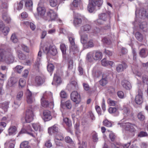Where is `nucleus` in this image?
<instances>
[{
    "label": "nucleus",
    "mask_w": 148,
    "mask_h": 148,
    "mask_svg": "<svg viewBox=\"0 0 148 148\" xmlns=\"http://www.w3.org/2000/svg\"><path fill=\"white\" fill-rule=\"evenodd\" d=\"M8 3L7 1L3 2L2 3L1 8L3 9H7L8 8Z\"/></svg>",
    "instance_id": "52"
},
{
    "label": "nucleus",
    "mask_w": 148,
    "mask_h": 148,
    "mask_svg": "<svg viewBox=\"0 0 148 148\" xmlns=\"http://www.w3.org/2000/svg\"><path fill=\"white\" fill-rule=\"evenodd\" d=\"M54 66L52 64H49L47 66V70L49 72H51L54 70Z\"/></svg>",
    "instance_id": "45"
},
{
    "label": "nucleus",
    "mask_w": 148,
    "mask_h": 148,
    "mask_svg": "<svg viewBox=\"0 0 148 148\" xmlns=\"http://www.w3.org/2000/svg\"><path fill=\"white\" fill-rule=\"evenodd\" d=\"M135 101L136 104L138 105L141 104L143 102V93L141 89H138V94L135 97Z\"/></svg>",
    "instance_id": "7"
},
{
    "label": "nucleus",
    "mask_w": 148,
    "mask_h": 148,
    "mask_svg": "<svg viewBox=\"0 0 148 148\" xmlns=\"http://www.w3.org/2000/svg\"><path fill=\"white\" fill-rule=\"evenodd\" d=\"M14 60L11 48L5 49H0V61L5 62L7 63H12Z\"/></svg>",
    "instance_id": "1"
},
{
    "label": "nucleus",
    "mask_w": 148,
    "mask_h": 148,
    "mask_svg": "<svg viewBox=\"0 0 148 148\" xmlns=\"http://www.w3.org/2000/svg\"><path fill=\"white\" fill-rule=\"evenodd\" d=\"M44 82V79L41 77L39 76H37L35 78V82L37 85H40Z\"/></svg>",
    "instance_id": "22"
},
{
    "label": "nucleus",
    "mask_w": 148,
    "mask_h": 148,
    "mask_svg": "<svg viewBox=\"0 0 148 148\" xmlns=\"http://www.w3.org/2000/svg\"><path fill=\"white\" fill-rule=\"evenodd\" d=\"M122 63L123 65L119 64L116 66V70L118 72L123 71L124 69H125L127 67L126 64L125 62H123Z\"/></svg>",
    "instance_id": "17"
},
{
    "label": "nucleus",
    "mask_w": 148,
    "mask_h": 148,
    "mask_svg": "<svg viewBox=\"0 0 148 148\" xmlns=\"http://www.w3.org/2000/svg\"><path fill=\"white\" fill-rule=\"evenodd\" d=\"M65 140L67 143L71 144L73 143V141L69 136H67L66 137L65 139Z\"/></svg>",
    "instance_id": "60"
},
{
    "label": "nucleus",
    "mask_w": 148,
    "mask_h": 148,
    "mask_svg": "<svg viewBox=\"0 0 148 148\" xmlns=\"http://www.w3.org/2000/svg\"><path fill=\"white\" fill-rule=\"evenodd\" d=\"M17 52L18 57L21 60H24L25 59L26 56L24 54L22 53L21 51L20 50H18Z\"/></svg>",
    "instance_id": "35"
},
{
    "label": "nucleus",
    "mask_w": 148,
    "mask_h": 148,
    "mask_svg": "<svg viewBox=\"0 0 148 148\" xmlns=\"http://www.w3.org/2000/svg\"><path fill=\"white\" fill-rule=\"evenodd\" d=\"M139 54L140 56L144 58L147 57L148 55V51L145 48H142L140 50Z\"/></svg>",
    "instance_id": "23"
},
{
    "label": "nucleus",
    "mask_w": 148,
    "mask_h": 148,
    "mask_svg": "<svg viewBox=\"0 0 148 148\" xmlns=\"http://www.w3.org/2000/svg\"><path fill=\"white\" fill-rule=\"evenodd\" d=\"M92 2L95 5H97L98 7L101 6L103 3V0H92Z\"/></svg>",
    "instance_id": "41"
},
{
    "label": "nucleus",
    "mask_w": 148,
    "mask_h": 148,
    "mask_svg": "<svg viewBox=\"0 0 148 148\" xmlns=\"http://www.w3.org/2000/svg\"><path fill=\"white\" fill-rule=\"evenodd\" d=\"M32 125L34 130L36 131L38 130L40 132L42 130L41 126L39 123H33Z\"/></svg>",
    "instance_id": "33"
},
{
    "label": "nucleus",
    "mask_w": 148,
    "mask_h": 148,
    "mask_svg": "<svg viewBox=\"0 0 148 148\" xmlns=\"http://www.w3.org/2000/svg\"><path fill=\"white\" fill-rule=\"evenodd\" d=\"M80 36V40L81 42L85 45L87 43L88 41V35L85 34H79Z\"/></svg>",
    "instance_id": "16"
},
{
    "label": "nucleus",
    "mask_w": 148,
    "mask_h": 148,
    "mask_svg": "<svg viewBox=\"0 0 148 148\" xmlns=\"http://www.w3.org/2000/svg\"><path fill=\"white\" fill-rule=\"evenodd\" d=\"M60 96L62 98H65L67 97V94L64 91L62 90L60 93Z\"/></svg>",
    "instance_id": "58"
},
{
    "label": "nucleus",
    "mask_w": 148,
    "mask_h": 148,
    "mask_svg": "<svg viewBox=\"0 0 148 148\" xmlns=\"http://www.w3.org/2000/svg\"><path fill=\"white\" fill-rule=\"evenodd\" d=\"M143 82L147 84H148V76L145 75H143L142 78Z\"/></svg>",
    "instance_id": "42"
},
{
    "label": "nucleus",
    "mask_w": 148,
    "mask_h": 148,
    "mask_svg": "<svg viewBox=\"0 0 148 148\" xmlns=\"http://www.w3.org/2000/svg\"><path fill=\"white\" fill-rule=\"evenodd\" d=\"M29 146L28 142L25 141L21 143L20 145V148H25Z\"/></svg>",
    "instance_id": "53"
},
{
    "label": "nucleus",
    "mask_w": 148,
    "mask_h": 148,
    "mask_svg": "<svg viewBox=\"0 0 148 148\" xmlns=\"http://www.w3.org/2000/svg\"><path fill=\"white\" fill-rule=\"evenodd\" d=\"M109 138L112 141H114L116 138V136L113 133H110L109 135Z\"/></svg>",
    "instance_id": "63"
},
{
    "label": "nucleus",
    "mask_w": 148,
    "mask_h": 148,
    "mask_svg": "<svg viewBox=\"0 0 148 148\" xmlns=\"http://www.w3.org/2000/svg\"><path fill=\"white\" fill-rule=\"evenodd\" d=\"M82 18L80 16H75L73 17V25L76 27H80L82 24Z\"/></svg>",
    "instance_id": "8"
},
{
    "label": "nucleus",
    "mask_w": 148,
    "mask_h": 148,
    "mask_svg": "<svg viewBox=\"0 0 148 148\" xmlns=\"http://www.w3.org/2000/svg\"><path fill=\"white\" fill-rule=\"evenodd\" d=\"M16 82L14 81V80L11 79L8 81V86L9 87H12L15 84Z\"/></svg>",
    "instance_id": "57"
},
{
    "label": "nucleus",
    "mask_w": 148,
    "mask_h": 148,
    "mask_svg": "<svg viewBox=\"0 0 148 148\" xmlns=\"http://www.w3.org/2000/svg\"><path fill=\"white\" fill-rule=\"evenodd\" d=\"M141 15L143 18H146L148 17V11L146 9H143L141 10Z\"/></svg>",
    "instance_id": "40"
},
{
    "label": "nucleus",
    "mask_w": 148,
    "mask_h": 148,
    "mask_svg": "<svg viewBox=\"0 0 148 148\" xmlns=\"http://www.w3.org/2000/svg\"><path fill=\"white\" fill-rule=\"evenodd\" d=\"M50 5L53 7L56 6L58 4L57 0H49Z\"/></svg>",
    "instance_id": "49"
},
{
    "label": "nucleus",
    "mask_w": 148,
    "mask_h": 148,
    "mask_svg": "<svg viewBox=\"0 0 148 148\" xmlns=\"http://www.w3.org/2000/svg\"><path fill=\"white\" fill-rule=\"evenodd\" d=\"M116 110L115 108L110 107L108 109V111L110 113H113L115 112Z\"/></svg>",
    "instance_id": "64"
},
{
    "label": "nucleus",
    "mask_w": 148,
    "mask_h": 148,
    "mask_svg": "<svg viewBox=\"0 0 148 148\" xmlns=\"http://www.w3.org/2000/svg\"><path fill=\"white\" fill-rule=\"evenodd\" d=\"M10 30L9 27H4L2 30V32L5 36L7 35Z\"/></svg>",
    "instance_id": "50"
},
{
    "label": "nucleus",
    "mask_w": 148,
    "mask_h": 148,
    "mask_svg": "<svg viewBox=\"0 0 148 148\" xmlns=\"http://www.w3.org/2000/svg\"><path fill=\"white\" fill-rule=\"evenodd\" d=\"M147 136V133L146 132L143 131H141L138 135V136L140 137L146 136Z\"/></svg>",
    "instance_id": "61"
},
{
    "label": "nucleus",
    "mask_w": 148,
    "mask_h": 148,
    "mask_svg": "<svg viewBox=\"0 0 148 148\" xmlns=\"http://www.w3.org/2000/svg\"><path fill=\"white\" fill-rule=\"evenodd\" d=\"M63 121L68 127H70L72 126L71 121L68 118H64L63 119Z\"/></svg>",
    "instance_id": "37"
},
{
    "label": "nucleus",
    "mask_w": 148,
    "mask_h": 148,
    "mask_svg": "<svg viewBox=\"0 0 148 148\" xmlns=\"http://www.w3.org/2000/svg\"><path fill=\"white\" fill-rule=\"evenodd\" d=\"M72 105L71 102L70 100H67L64 103H62L61 104V106L62 107H65L68 109H70L71 108Z\"/></svg>",
    "instance_id": "25"
},
{
    "label": "nucleus",
    "mask_w": 148,
    "mask_h": 148,
    "mask_svg": "<svg viewBox=\"0 0 148 148\" xmlns=\"http://www.w3.org/2000/svg\"><path fill=\"white\" fill-rule=\"evenodd\" d=\"M136 38L139 41H142L143 40V35L139 32H136L135 34Z\"/></svg>",
    "instance_id": "30"
},
{
    "label": "nucleus",
    "mask_w": 148,
    "mask_h": 148,
    "mask_svg": "<svg viewBox=\"0 0 148 148\" xmlns=\"http://www.w3.org/2000/svg\"><path fill=\"white\" fill-rule=\"evenodd\" d=\"M23 91H20L16 95V99L19 101L21 100L23 96Z\"/></svg>",
    "instance_id": "46"
},
{
    "label": "nucleus",
    "mask_w": 148,
    "mask_h": 148,
    "mask_svg": "<svg viewBox=\"0 0 148 148\" xmlns=\"http://www.w3.org/2000/svg\"><path fill=\"white\" fill-rule=\"evenodd\" d=\"M102 41L104 43L107 45H110L111 43V41L110 39L108 38L105 37L102 40Z\"/></svg>",
    "instance_id": "48"
},
{
    "label": "nucleus",
    "mask_w": 148,
    "mask_h": 148,
    "mask_svg": "<svg viewBox=\"0 0 148 148\" xmlns=\"http://www.w3.org/2000/svg\"><path fill=\"white\" fill-rule=\"evenodd\" d=\"M25 80L23 79H20L19 82V86L21 87V88L23 87L25 84Z\"/></svg>",
    "instance_id": "54"
},
{
    "label": "nucleus",
    "mask_w": 148,
    "mask_h": 148,
    "mask_svg": "<svg viewBox=\"0 0 148 148\" xmlns=\"http://www.w3.org/2000/svg\"><path fill=\"white\" fill-rule=\"evenodd\" d=\"M23 68V66L20 65H18L16 67L15 70L18 73H20L22 71Z\"/></svg>",
    "instance_id": "47"
},
{
    "label": "nucleus",
    "mask_w": 148,
    "mask_h": 148,
    "mask_svg": "<svg viewBox=\"0 0 148 148\" xmlns=\"http://www.w3.org/2000/svg\"><path fill=\"white\" fill-rule=\"evenodd\" d=\"M62 82L60 77L56 75H55L53 80L52 83V84L53 85L54 84L55 85H58L60 84Z\"/></svg>",
    "instance_id": "20"
},
{
    "label": "nucleus",
    "mask_w": 148,
    "mask_h": 148,
    "mask_svg": "<svg viewBox=\"0 0 148 148\" xmlns=\"http://www.w3.org/2000/svg\"><path fill=\"white\" fill-rule=\"evenodd\" d=\"M27 102L29 104H31L35 101L34 97L32 96V94L29 90H27L26 94Z\"/></svg>",
    "instance_id": "11"
},
{
    "label": "nucleus",
    "mask_w": 148,
    "mask_h": 148,
    "mask_svg": "<svg viewBox=\"0 0 148 148\" xmlns=\"http://www.w3.org/2000/svg\"><path fill=\"white\" fill-rule=\"evenodd\" d=\"M64 139L62 134L61 133H58L55 136V140H63Z\"/></svg>",
    "instance_id": "38"
},
{
    "label": "nucleus",
    "mask_w": 148,
    "mask_h": 148,
    "mask_svg": "<svg viewBox=\"0 0 148 148\" xmlns=\"http://www.w3.org/2000/svg\"><path fill=\"white\" fill-rule=\"evenodd\" d=\"M121 126L124 128L125 130L133 133L136 131L134 127H137V126L135 124L129 123H123L121 124Z\"/></svg>",
    "instance_id": "3"
},
{
    "label": "nucleus",
    "mask_w": 148,
    "mask_h": 148,
    "mask_svg": "<svg viewBox=\"0 0 148 148\" xmlns=\"http://www.w3.org/2000/svg\"><path fill=\"white\" fill-rule=\"evenodd\" d=\"M2 17L6 22L8 23H9L10 21V18L8 15L6 11L2 13Z\"/></svg>",
    "instance_id": "27"
},
{
    "label": "nucleus",
    "mask_w": 148,
    "mask_h": 148,
    "mask_svg": "<svg viewBox=\"0 0 148 148\" xmlns=\"http://www.w3.org/2000/svg\"><path fill=\"white\" fill-rule=\"evenodd\" d=\"M16 130V128L15 126L10 127L8 129V132L10 135L14 133Z\"/></svg>",
    "instance_id": "39"
},
{
    "label": "nucleus",
    "mask_w": 148,
    "mask_h": 148,
    "mask_svg": "<svg viewBox=\"0 0 148 148\" xmlns=\"http://www.w3.org/2000/svg\"><path fill=\"white\" fill-rule=\"evenodd\" d=\"M43 119L45 121H48L50 120L52 118L50 111L45 110L43 111Z\"/></svg>",
    "instance_id": "14"
},
{
    "label": "nucleus",
    "mask_w": 148,
    "mask_h": 148,
    "mask_svg": "<svg viewBox=\"0 0 148 148\" xmlns=\"http://www.w3.org/2000/svg\"><path fill=\"white\" fill-rule=\"evenodd\" d=\"M68 87L71 90H75L77 88V82L75 81H72L68 85Z\"/></svg>",
    "instance_id": "21"
},
{
    "label": "nucleus",
    "mask_w": 148,
    "mask_h": 148,
    "mask_svg": "<svg viewBox=\"0 0 148 148\" xmlns=\"http://www.w3.org/2000/svg\"><path fill=\"white\" fill-rule=\"evenodd\" d=\"M33 113L32 108H30L28 109L26 111L25 116L21 118V120L23 121L25 120L26 123H30L33 120Z\"/></svg>",
    "instance_id": "2"
},
{
    "label": "nucleus",
    "mask_w": 148,
    "mask_h": 148,
    "mask_svg": "<svg viewBox=\"0 0 148 148\" xmlns=\"http://www.w3.org/2000/svg\"><path fill=\"white\" fill-rule=\"evenodd\" d=\"M107 17V15L105 13H103L99 15V19H98L97 21V22L98 24L101 25L102 23L101 22V20L104 21H106Z\"/></svg>",
    "instance_id": "19"
},
{
    "label": "nucleus",
    "mask_w": 148,
    "mask_h": 148,
    "mask_svg": "<svg viewBox=\"0 0 148 148\" xmlns=\"http://www.w3.org/2000/svg\"><path fill=\"white\" fill-rule=\"evenodd\" d=\"M103 124L104 126L108 127H111L112 125L111 123L107 120L104 121L103 122Z\"/></svg>",
    "instance_id": "51"
},
{
    "label": "nucleus",
    "mask_w": 148,
    "mask_h": 148,
    "mask_svg": "<svg viewBox=\"0 0 148 148\" xmlns=\"http://www.w3.org/2000/svg\"><path fill=\"white\" fill-rule=\"evenodd\" d=\"M11 39L14 43H16L18 41V39L16 38L15 35L14 34H12L11 36Z\"/></svg>",
    "instance_id": "59"
},
{
    "label": "nucleus",
    "mask_w": 148,
    "mask_h": 148,
    "mask_svg": "<svg viewBox=\"0 0 148 148\" xmlns=\"http://www.w3.org/2000/svg\"><path fill=\"white\" fill-rule=\"evenodd\" d=\"M52 95V93L50 92H48V94L45 92L44 94L41 99V105L43 107L46 108L48 106L49 102L48 101L46 100V99L50 97H51Z\"/></svg>",
    "instance_id": "5"
},
{
    "label": "nucleus",
    "mask_w": 148,
    "mask_h": 148,
    "mask_svg": "<svg viewBox=\"0 0 148 148\" xmlns=\"http://www.w3.org/2000/svg\"><path fill=\"white\" fill-rule=\"evenodd\" d=\"M9 101H5L0 104V107L3 109L5 112L7 111L8 108Z\"/></svg>",
    "instance_id": "29"
},
{
    "label": "nucleus",
    "mask_w": 148,
    "mask_h": 148,
    "mask_svg": "<svg viewBox=\"0 0 148 148\" xmlns=\"http://www.w3.org/2000/svg\"><path fill=\"white\" fill-rule=\"evenodd\" d=\"M137 117L140 121H143L145 119V116L143 113L142 112H140L138 114Z\"/></svg>",
    "instance_id": "36"
},
{
    "label": "nucleus",
    "mask_w": 148,
    "mask_h": 148,
    "mask_svg": "<svg viewBox=\"0 0 148 148\" xmlns=\"http://www.w3.org/2000/svg\"><path fill=\"white\" fill-rule=\"evenodd\" d=\"M25 5L27 9L31 10L33 6L32 1L31 0H26L25 2Z\"/></svg>",
    "instance_id": "28"
},
{
    "label": "nucleus",
    "mask_w": 148,
    "mask_h": 148,
    "mask_svg": "<svg viewBox=\"0 0 148 148\" xmlns=\"http://www.w3.org/2000/svg\"><path fill=\"white\" fill-rule=\"evenodd\" d=\"M38 14L39 16L41 17H44L45 12V8L42 7H39L37 9Z\"/></svg>",
    "instance_id": "18"
},
{
    "label": "nucleus",
    "mask_w": 148,
    "mask_h": 148,
    "mask_svg": "<svg viewBox=\"0 0 148 148\" xmlns=\"http://www.w3.org/2000/svg\"><path fill=\"white\" fill-rule=\"evenodd\" d=\"M123 87L127 90H130L131 88V86L129 82L127 80H123L122 82Z\"/></svg>",
    "instance_id": "24"
},
{
    "label": "nucleus",
    "mask_w": 148,
    "mask_h": 148,
    "mask_svg": "<svg viewBox=\"0 0 148 148\" xmlns=\"http://www.w3.org/2000/svg\"><path fill=\"white\" fill-rule=\"evenodd\" d=\"M69 39L71 44L70 48V51L74 52L75 53L78 51V48L75 44L74 39L72 37H69Z\"/></svg>",
    "instance_id": "9"
},
{
    "label": "nucleus",
    "mask_w": 148,
    "mask_h": 148,
    "mask_svg": "<svg viewBox=\"0 0 148 148\" xmlns=\"http://www.w3.org/2000/svg\"><path fill=\"white\" fill-rule=\"evenodd\" d=\"M60 49L62 52L63 56L66 57V48L65 45L63 43L61 44L60 45Z\"/></svg>",
    "instance_id": "31"
},
{
    "label": "nucleus",
    "mask_w": 148,
    "mask_h": 148,
    "mask_svg": "<svg viewBox=\"0 0 148 148\" xmlns=\"http://www.w3.org/2000/svg\"><path fill=\"white\" fill-rule=\"evenodd\" d=\"M23 5V0H21L19 3L17 4L16 9L18 10H21L22 8Z\"/></svg>",
    "instance_id": "43"
},
{
    "label": "nucleus",
    "mask_w": 148,
    "mask_h": 148,
    "mask_svg": "<svg viewBox=\"0 0 148 148\" xmlns=\"http://www.w3.org/2000/svg\"><path fill=\"white\" fill-rule=\"evenodd\" d=\"M71 99L76 104H79L81 101L80 95L77 91H73L71 94Z\"/></svg>",
    "instance_id": "6"
},
{
    "label": "nucleus",
    "mask_w": 148,
    "mask_h": 148,
    "mask_svg": "<svg viewBox=\"0 0 148 148\" xmlns=\"http://www.w3.org/2000/svg\"><path fill=\"white\" fill-rule=\"evenodd\" d=\"M81 0H74L71 5L72 10H73L74 8H77L78 6L81 3Z\"/></svg>",
    "instance_id": "26"
},
{
    "label": "nucleus",
    "mask_w": 148,
    "mask_h": 148,
    "mask_svg": "<svg viewBox=\"0 0 148 148\" xmlns=\"http://www.w3.org/2000/svg\"><path fill=\"white\" fill-rule=\"evenodd\" d=\"M45 50L48 55L54 56L57 53V50L54 46H50L49 48L46 47Z\"/></svg>",
    "instance_id": "10"
},
{
    "label": "nucleus",
    "mask_w": 148,
    "mask_h": 148,
    "mask_svg": "<svg viewBox=\"0 0 148 148\" xmlns=\"http://www.w3.org/2000/svg\"><path fill=\"white\" fill-rule=\"evenodd\" d=\"M57 17L56 13L52 10H49L47 11L46 15L44 16L43 18L46 20L52 21L54 20Z\"/></svg>",
    "instance_id": "4"
},
{
    "label": "nucleus",
    "mask_w": 148,
    "mask_h": 148,
    "mask_svg": "<svg viewBox=\"0 0 148 148\" xmlns=\"http://www.w3.org/2000/svg\"><path fill=\"white\" fill-rule=\"evenodd\" d=\"M99 83L102 86L106 85L108 83L106 77H105L104 75H103L102 79L99 81Z\"/></svg>",
    "instance_id": "34"
},
{
    "label": "nucleus",
    "mask_w": 148,
    "mask_h": 148,
    "mask_svg": "<svg viewBox=\"0 0 148 148\" xmlns=\"http://www.w3.org/2000/svg\"><path fill=\"white\" fill-rule=\"evenodd\" d=\"M91 29V26L89 25L86 24L81 26L79 31V34H83L84 32L89 31Z\"/></svg>",
    "instance_id": "12"
},
{
    "label": "nucleus",
    "mask_w": 148,
    "mask_h": 148,
    "mask_svg": "<svg viewBox=\"0 0 148 148\" xmlns=\"http://www.w3.org/2000/svg\"><path fill=\"white\" fill-rule=\"evenodd\" d=\"M86 58L88 61L90 62L92 61L93 57L92 54L91 53H88L87 55Z\"/></svg>",
    "instance_id": "55"
},
{
    "label": "nucleus",
    "mask_w": 148,
    "mask_h": 148,
    "mask_svg": "<svg viewBox=\"0 0 148 148\" xmlns=\"http://www.w3.org/2000/svg\"><path fill=\"white\" fill-rule=\"evenodd\" d=\"M92 137L93 141L94 142H96L98 141V138L97 137V134L95 132H92Z\"/></svg>",
    "instance_id": "44"
},
{
    "label": "nucleus",
    "mask_w": 148,
    "mask_h": 148,
    "mask_svg": "<svg viewBox=\"0 0 148 148\" xmlns=\"http://www.w3.org/2000/svg\"><path fill=\"white\" fill-rule=\"evenodd\" d=\"M86 44V47L87 48L92 47L94 46V44L92 40L88 41V42Z\"/></svg>",
    "instance_id": "56"
},
{
    "label": "nucleus",
    "mask_w": 148,
    "mask_h": 148,
    "mask_svg": "<svg viewBox=\"0 0 148 148\" xmlns=\"http://www.w3.org/2000/svg\"><path fill=\"white\" fill-rule=\"evenodd\" d=\"M40 58H37L35 64V67H36L38 69H39L40 66Z\"/></svg>",
    "instance_id": "62"
},
{
    "label": "nucleus",
    "mask_w": 148,
    "mask_h": 148,
    "mask_svg": "<svg viewBox=\"0 0 148 148\" xmlns=\"http://www.w3.org/2000/svg\"><path fill=\"white\" fill-rule=\"evenodd\" d=\"M95 5L91 1V3H89L88 6V10L90 12H92L94 10Z\"/></svg>",
    "instance_id": "32"
},
{
    "label": "nucleus",
    "mask_w": 148,
    "mask_h": 148,
    "mask_svg": "<svg viewBox=\"0 0 148 148\" xmlns=\"http://www.w3.org/2000/svg\"><path fill=\"white\" fill-rule=\"evenodd\" d=\"M102 56V53L99 51H94L92 54L93 58L95 60H101Z\"/></svg>",
    "instance_id": "13"
},
{
    "label": "nucleus",
    "mask_w": 148,
    "mask_h": 148,
    "mask_svg": "<svg viewBox=\"0 0 148 148\" xmlns=\"http://www.w3.org/2000/svg\"><path fill=\"white\" fill-rule=\"evenodd\" d=\"M58 128L57 125L55 124L53 126L49 127L48 129L49 133L51 135L52 133H56L58 132Z\"/></svg>",
    "instance_id": "15"
}]
</instances>
